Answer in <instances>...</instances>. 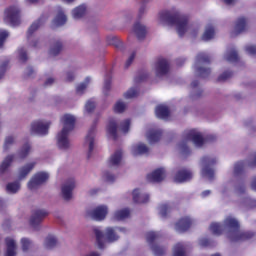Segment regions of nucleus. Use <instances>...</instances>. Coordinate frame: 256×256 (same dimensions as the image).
<instances>
[{"label": "nucleus", "instance_id": "nucleus-1", "mask_svg": "<svg viewBox=\"0 0 256 256\" xmlns=\"http://www.w3.org/2000/svg\"><path fill=\"white\" fill-rule=\"evenodd\" d=\"M158 21L162 25L175 27L178 33H187V31H198L199 24L191 22L188 15H183L179 9L172 7L170 9L161 10L158 13Z\"/></svg>", "mask_w": 256, "mask_h": 256}, {"label": "nucleus", "instance_id": "nucleus-2", "mask_svg": "<svg viewBox=\"0 0 256 256\" xmlns=\"http://www.w3.org/2000/svg\"><path fill=\"white\" fill-rule=\"evenodd\" d=\"M224 227L227 229V237L231 243H239L243 241H251L256 236V233L253 231H243L241 232V226L237 219L228 216L224 220Z\"/></svg>", "mask_w": 256, "mask_h": 256}, {"label": "nucleus", "instance_id": "nucleus-3", "mask_svg": "<svg viewBox=\"0 0 256 256\" xmlns=\"http://www.w3.org/2000/svg\"><path fill=\"white\" fill-rule=\"evenodd\" d=\"M63 129L57 135V145L59 149L67 150L70 147L69 144V132L75 129V118L69 114H65L62 117Z\"/></svg>", "mask_w": 256, "mask_h": 256}, {"label": "nucleus", "instance_id": "nucleus-4", "mask_svg": "<svg viewBox=\"0 0 256 256\" xmlns=\"http://www.w3.org/2000/svg\"><path fill=\"white\" fill-rule=\"evenodd\" d=\"M4 21L12 27H17L21 25V10L19 6H10L4 11Z\"/></svg>", "mask_w": 256, "mask_h": 256}, {"label": "nucleus", "instance_id": "nucleus-5", "mask_svg": "<svg viewBox=\"0 0 256 256\" xmlns=\"http://www.w3.org/2000/svg\"><path fill=\"white\" fill-rule=\"evenodd\" d=\"M159 237L160 235L158 232H148L146 234V241L151 245V249L155 256L165 255V251H167V248L155 244L156 241H159Z\"/></svg>", "mask_w": 256, "mask_h": 256}, {"label": "nucleus", "instance_id": "nucleus-6", "mask_svg": "<svg viewBox=\"0 0 256 256\" xmlns=\"http://www.w3.org/2000/svg\"><path fill=\"white\" fill-rule=\"evenodd\" d=\"M48 180H49L48 173L38 172L28 182V189H30V191H33V189H37V187H39L40 185H43V183H47Z\"/></svg>", "mask_w": 256, "mask_h": 256}, {"label": "nucleus", "instance_id": "nucleus-7", "mask_svg": "<svg viewBox=\"0 0 256 256\" xmlns=\"http://www.w3.org/2000/svg\"><path fill=\"white\" fill-rule=\"evenodd\" d=\"M49 127H51V122L34 121L31 124V133L32 135H48Z\"/></svg>", "mask_w": 256, "mask_h": 256}, {"label": "nucleus", "instance_id": "nucleus-8", "mask_svg": "<svg viewBox=\"0 0 256 256\" xmlns=\"http://www.w3.org/2000/svg\"><path fill=\"white\" fill-rule=\"evenodd\" d=\"M47 215H49V212L43 209H36L32 211V216L30 218L31 227H33V229H37Z\"/></svg>", "mask_w": 256, "mask_h": 256}, {"label": "nucleus", "instance_id": "nucleus-9", "mask_svg": "<svg viewBox=\"0 0 256 256\" xmlns=\"http://www.w3.org/2000/svg\"><path fill=\"white\" fill-rule=\"evenodd\" d=\"M202 163H204V167L202 169V175L204 177H208V179L213 180V177H215V171L209 167V165H215L217 163V160L209 158L208 156H204L202 158Z\"/></svg>", "mask_w": 256, "mask_h": 256}, {"label": "nucleus", "instance_id": "nucleus-10", "mask_svg": "<svg viewBox=\"0 0 256 256\" xmlns=\"http://www.w3.org/2000/svg\"><path fill=\"white\" fill-rule=\"evenodd\" d=\"M191 179H193V172L186 168L179 169L174 176L175 183H187Z\"/></svg>", "mask_w": 256, "mask_h": 256}, {"label": "nucleus", "instance_id": "nucleus-11", "mask_svg": "<svg viewBox=\"0 0 256 256\" xmlns=\"http://www.w3.org/2000/svg\"><path fill=\"white\" fill-rule=\"evenodd\" d=\"M73 189H75V179L70 178L63 186H62V197L65 201H71L73 197Z\"/></svg>", "mask_w": 256, "mask_h": 256}, {"label": "nucleus", "instance_id": "nucleus-12", "mask_svg": "<svg viewBox=\"0 0 256 256\" xmlns=\"http://www.w3.org/2000/svg\"><path fill=\"white\" fill-rule=\"evenodd\" d=\"M186 139L192 141L196 147H203V145H205L203 135H201V133L197 132L196 130H189L186 133Z\"/></svg>", "mask_w": 256, "mask_h": 256}, {"label": "nucleus", "instance_id": "nucleus-13", "mask_svg": "<svg viewBox=\"0 0 256 256\" xmlns=\"http://www.w3.org/2000/svg\"><path fill=\"white\" fill-rule=\"evenodd\" d=\"M169 61L165 58H158L156 62V75L157 77H163V75H167L169 73Z\"/></svg>", "mask_w": 256, "mask_h": 256}, {"label": "nucleus", "instance_id": "nucleus-14", "mask_svg": "<svg viewBox=\"0 0 256 256\" xmlns=\"http://www.w3.org/2000/svg\"><path fill=\"white\" fill-rule=\"evenodd\" d=\"M109 209L105 205L97 206L91 213L92 219L95 221H103L107 217Z\"/></svg>", "mask_w": 256, "mask_h": 256}, {"label": "nucleus", "instance_id": "nucleus-15", "mask_svg": "<svg viewBox=\"0 0 256 256\" xmlns=\"http://www.w3.org/2000/svg\"><path fill=\"white\" fill-rule=\"evenodd\" d=\"M97 125V121L94 122V126L88 131V134L85 138V143L89 144L88 151V159H91V153H93V149H95V127Z\"/></svg>", "mask_w": 256, "mask_h": 256}, {"label": "nucleus", "instance_id": "nucleus-16", "mask_svg": "<svg viewBox=\"0 0 256 256\" xmlns=\"http://www.w3.org/2000/svg\"><path fill=\"white\" fill-rule=\"evenodd\" d=\"M165 179V168H158L147 175V181L150 183H161Z\"/></svg>", "mask_w": 256, "mask_h": 256}, {"label": "nucleus", "instance_id": "nucleus-17", "mask_svg": "<svg viewBox=\"0 0 256 256\" xmlns=\"http://www.w3.org/2000/svg\"><path fill=\"white\" fill-rule=\"evenodd\" d=\"M190 228H191V218L189 217L181 218L175 224V229L178 233H185V231H189Z\"/></svg>", "mask_w": 256, "mask_h": 256}, {"label": "nucleus", "instance_id": "nucleus-18", "mask_svg": "<svg viewBox=\"0 0 256 256\" xmlns=\"http://www.w3.org/2000/svg\"><path fill=\"white\" fill-rule=\"evenodd\" d=\"M161 137H163V130H149L147 133V139L150 143V145H153V143H159L161 141Z\"/></svg>", "mask_w": 256, "mask_h": 256}, {"label": "nucleus", "instance_id": "nucleus-19", "mask_svg": "<svg viewBox=\"0 0 256 256\" xmlns=\"http://www.w3.org/2000/svg\"><path fill=\"white\" fill-rule=\"evenodd\" d=\"M61 51H63V42L60 40H53L49 50L51 57H57Z\"/></svg>", "mask_w": 256, "mask_h": 256}, {"label": "nucleus", "instance_id": "nucleus-20", "mask_svg": "<svg viewBox=\"0 0 256 256\" xmlns=\"http://www.w3.org/2000/svg\"><path fill=\"white\" fill-rule=\"evenodd\" d=\"M107 133L111 135L114 141H117V121L114 118H110L107 125Z\"/></svg>", "mask_w": 256, "mask_h": 256}, {"label": "nucleus", "instance_id": "nucleus-21", "mask_svg": "<svg viewBox=\"0 0 256 256\" xmlns=\"http://www.w3.org/2000/svg\"><path fill=\"white\" fill-rule=\"evenodd\" d=\"M132 195L134 203H149V195L141 194L139 189H134Z\"/></svg>", "mask_w": 256, "mask_h": 256}, {"label": "nucleus", "instance_id": "nucleus-22", "mask_svg": "<svg viewBox=\"0 0 256 256\" xmlns=\"http://www.w3.org/2000/svg\"><path fill=\"white\" fill-rule=\"evenodd\" d=\"M6 255L5 256H16L17 252V244L15 243V240L13 238H6Z\"/></svg>", "mask_w": 256, "mask_h": 256}, {"label": "nucleus", "instance_id": "nucleus-23", "mask_svg": "<svg viewBox=\"0 0 256 256\" xmlns=\"http://www.w3.org/2000/svg\"><path fill=\"white\" fill-rule=\"evenodd\" d=\"M122 159H123V150H116L108 160V165L117 166L121 163Z\"/></svg>", "mask_w": 256, "mask_h": 256}, {"label": "nucleus", "instance_id": "nucleus-24", "mask_svg": "<svg viewBox=\"0 0 256 256\" xmlns=\"http://www.w3.org/2000/svg\"><path fill=\"white\" fill-rule=\"evenodd\" d=\"M67 23V16L63 11H59L54 20L52 21V27H61Z\"/></svg>", "mask_w": 256, "mask_h": 256}, {"label": "nucleus", "instance_id": "nucleus-25", "mask_svg": "<svg viewBox=\"0 0 256 256\" xmlns=\"http://www.w3.org/2000/svg\"><path fill=\"white\" fill-rule=\"evenodd\" d=\"M169 108L164 105H158L155 109V114L158 119H167L169 117Z\"/></svg>", "mask_w": 256, "mask_h": 256}, {"label": "nucleus", "instance_id": "nucleus-26", "mask_svg": "<svg viewBox=\"0 0 256 256\" xmlns=\"http://www.w3.org/2000/svg\"><path fill=\"white\" fill-rule=\"evenodd\" d=\"M96 243L100 249H105V234L99 228H94Z\"/></svg>", "mask_w": 256, "mask_h": 256}, {"label": "nucleus", "instance_id": "nucleus-27", "mask_svg": "<svg viewBox=\"0 0 256 256\" xmlns=\"http://www.w3.org/2000/svg\"><path fill=\"white\" fill-rule=\"evenodd\" d=\"M173 256H187V246L179 242L174 246Z\"/></svg>", "mask_w": 256, "mask_h": 256}, {"label": "nucleus", "instance_id": "nucleus-28", "mask_svg": "<svg viewBox=\"0 0 256 256\" xmlns=\"http://www.w3.org/2000/svg\"><path fill=\"white\" fill-rule=\"evenodd\" d=\"M85 13H87V6L80 5L72 10L73 19H81V17H85Z\"/></svg>", "mask_w": 256, "mask_h": 256}, {"label": "nucleus", "instance_id": "nucleus-29", "mask_svg": "<svg viewBox=\"0 0 256 256\" xmlns=\"http://www.w3.org/2000/svg\"><path fill=\"white\" fill-rule=\"evenodd\" d=\"M209 65L211 63V56L205 52H200L196 57V65Z\"/></svg>", "mask_w": 256, "mask_h": 256}, {"label": "nucleus", "instance_id": "nucleus-30", "mask_svg": "<svg viewBox=\"0 0 256 256\" xmlns=\"http://www.w3.org/2000/svg\"><path fill=\"white\" fill-rule=\"evenodd\" d=\"M225 57L226 61H229L230 63H237V61H239V53L237 50H235V48L227 50Z\"/></svg>", "mask_w": 256, "mask_h": 256}, {"label": "nucleus", "instance_id": "nucleus-31", "mask_svg": "<svg viewBox=\"0 0 256 256\" xmlns=\"http://www.w3.org/2000/svg\"><path fill=\"white\" fill-rule=\"evenodd\" d=\"M35 168V162L29 163L26 166H23L19 170V179H25L28 173H31Z\"/></svg>", "mask_w": 256, "mask_h": 256}, {"label": "nucleus", "instance_id": "nucleus-32", "mask_svg": "<svg viewBox=\"0 0 256 256\" xmlns=\"http://www.w3.org/2000/svg\"><path fill=\"white\" fill-rule=\"evenodd\" d=\"M132 31L133 33H147L149 32V28L141 21H136L132 26Z\"/></svg>", "mask_w": 256, "mask_h": 256}, {"label": "nucleus", "instance_id": "nucleus-33", "mask_svg": "<svg viewBox=\"0 0 256 256\" xmlns=\"http://www.w3.org/2000/svg\"><path fill=\"white\" fill-rule=\"evenodd\" d=\"M15 159L14 155H8L0 165V173H5L9 167H11V163H13Z\"/></svg>", "mask_w": 256, "mask_h": 256}, {"label": "nucleus", "instance_id": "nucleus-34", "mask_svg": "<svg viewBox=\"0 0 256 256\" xmlns=\"http://www.w3.org/2000/svg\"><path fill=\"white\" fill-rule=\"evenodd\" d=\"M129 215H131V212L127 208L118 210L114 213V221H123V219H127Z\"/></svg>", "mask_w": 256, "mask_h": 256}, {"label": "nucleus", "instance_id": "nucleus-35", "mask_svg": "<svg viewBox=\"0 0 256 256\" xmlns=\"http://www.w3.org/2000/svg\"><path fill=\"white\" fill-rule=\"evenodd\" d=\"M134 155H145V153H149V147L147 145L140 143L133 146Z\"/></svg>", "mask_w": 256, "mask_h": 256}, {"label": "nucleus", "instance_id": "nucleus-36", "mask_svg": "<svg viewBox=\"0 0 256 256\" xmlns=\"http://www.w3.org/2000/svg\"><path fill=\"white\" fill-rule=\"evenodd\" d=\"M210 231H212L213 235H223V231H224V226L220 223L217 222H213L210 225Z\"/></svg>", "mask_w": 256, "mask_h": 256}, {"label": "nucleus", "instance_id": "nucleus-37", "mask_svg": "<svg viewBox=\"0 0 256 256\" xmlns=\"http://www.w3.org/2000/svg\"><path fill=\"white\" fill-rule=\"evenodd\" d=\"M21 189V183L19 182H10L6 185V191L7 193L15 194L17 191Z\"/></svg>", "mask_w": 256, "mask_h": 256}, {"label": "nucleus", "instance_id": "nucleus-38", "mask_svg": "<svg viewBox=\"0 0 256 256\" xmlns=\"http://www.w3.org/2000/svg\"><path fill=\"white\" fill-rule=\"evenodd\" d=\"M234 27L238 32L245 31V28L247 27V19L245 17L238 18Z\"/></svg>", "mask_w": 256, "mask_h": 256}, {"label": "nucleus", "instance_id": "nucleus-39", "mask_svg": "<svg viewBox=\"0 0 256 256\" xmlns=\"http://www.w3.org/2000/svg\"><path fill=\"white\" fill-rule=\"evenodd\" d=\"M106 237H107V240L109 241V243H113V242L117 241V239H119V236H117V234H115V230L111 227H108L106 229Z\"/></svg>", "mask_w": 256, "mask_h": 256}, {"label": "nucleus", "instance_id": "nucleus-40", "mask_svg": "<svg viewBox=\"0 0 256 256\" xmlns=\"http://www.w3.org/2000/svg\"><path fill=\"white\" fill-rule=\"evenodd\" d=\"M196 71L202 79H207L211 75V68L197 67Z\"/></svg>", "mask_w": 256, "mask_h": 256}, {"label": "nucleus", "instance_id": "nucleus-41", "mask_svg": "<svg viewBox=\"0 0 256 256\" xmlns=\"http://www.w3.org/2000/svg\"><path fill=\"white\" fill-rule=\"evenodd\" d=\"M31 151V144L29 143H25L21 150L19 151V157L20 159H25V157H27V155H29Z\"/></svg>", "mask_w": 256, "mask_h": 256}, {"label": "nucleus", "instance_id": "nucleus-42", "mask_svg": "<svg viewBox=\"0 0 256 256\" xmlns=\"http://www.w3.org/2000/svg\"><path fill=\"white\" fill-rule=\"evenodd\" d=\"M57 245V238L55 236L49 235L45 240L46 249H53Z\"/></svg>", "mask_w": 256, "mask_h": 256}, {"label": "nucleus", "instance_id": "nucleus-43", "mask_svg": "<svg viewBox=\"0 0 256 256\" xmlns=\"http://www.w3.org/2000/svg\"><path fill=\"white\" fill-rule=\"evenodd\" d=\"M159 214L162 217V219H167V215L171 213V208L168 206V204H162L159 207Z\"/></svg>", "mask_w": 256, "mask_h": 256}, {"label": "nucleus", "instance_id": "nucleus-44", "mask_svg": "<svg viewBox=\"0 0 256 256\" xmlns=\"http://www.w3.org/2000/svg\"><path fill=\"white\" fill-rule=\"evenodd\" d=\"M90 82H91V78L90 77H86L85 82L80 83L76 87V92L79 93L80 95H83L85 89H87V85H89Z\"/></svg>", "mask_w": 256, "mask_h": 256}, {"label": "nucleus", "instance_id": "nucleus-45", "mask_svg": "<svg viewBox=\"0 0 256 256\" xmlns=\"http://www.w3.org/2000/svg\"><path fill=\"white\" fill-rule=\"evenodd\" d=\"M147 3H149V0H143L140 3V7L138 9V19H141V17H143V15H145V13H147V11H148Z\"/></svg>", "mask_w": 256, "mask_h": 256}, {"label": "nucleus", "instance_id": "nucleus-46", "mask_svg": "<svg viewBox=\"0 0 256 256\" xmlns=\"http://www.w3.org/2000/svg\"><path fill=\"white\" fill-rule=\"evenodd\" d=\"M41 25H43V19H38L34 21L28 29V33H35V31H39Z\"/></svg>", "mask_w": 256, "mask_h": 256}, {"label": "nucleus", "instance_id": "nucleus-47", "mask_svg": "<svg viewBox=\"0 0 256 256\" xmlns=\"http://www.w3.org/2000/svg\"><path fill=\"white\" fill-rule=\"evenodd\" d=\"M244 169H245V162L244 161L237 162L234 166V175L236 176L241 175Z\"/></svg>", "mask_w": 256, "mask_h": 256}, {"label": "nucleus", "instance_id": "nucleus-48", "mask_svg": "<svg viewBox=\"0 0 256 256\" xmlns=\"http://www.w3.org/2000/svg\"><path fill=\"white\" fill-rule=\"evenodd\" d=\"M121 131L124 134L129 133V129H131V119H126L120 123Z\"/></svg>", "mask_w": 256, "mask_h": 256}, {"label": "nucleus", "instance_id": "nucleus-49", "mask_svg": "<svg viewBox=\"0 0 256 256\" xmlns=\"http://www.w3.org/2000/svg\"><path fill=\"white\" fill-rule=\"evenodd\" d=\"M138 95L139 90H137V88H131L124 94V97L125 99H135V97H138Z\"/></svg>", "mask_w": 256, "mask_h": 256}, {"label": "nucleus", "instance_id": "nucleus-50", "mask_svg": "<svg viewBox=\"0 0 256 256\" xmlns=\"http://www.w3.org/2000/svg\"><path fill=\"white\" fill-rule=\"evenodd\" d=\"M125 109H127V106L121 100L114 105V113H123Z\"/></svg>", "mask_w": 256, "mask_h": 256}, {"label": "nucleus", "instance_id": "nucleus-51", "mask_svg": "<svg viewBox=\"0 0 256 256\" xmlns=\"http://www.w3.org/2000/svg\"><path fill=\"white\" fill-rule=\"evenodd\" d=\"M107 43H108V45H113L117 49H119V47L123 46V42H121V40H119V38H117V37L108 38Z\"/></svg>", "mask_w": 256, "mask_h": 256}, {"label": "nucleus", "instance_id": "nucleus-52", "mask_svg": "<svg viewBox=\"0 0 256 256\" xmlns=\"http://www.w3.org/2000/svg\"><path fill=\"white\" fill-rule=\"evenodd\" d=\"M123 27V25L119 24V20L111 21L108 26L110 31H119L120 29H123Z\"/></svg>", "mask_w": 256, "mask_h": 256}, {"label": "nucleus", "instance_id": "nucleus-53", "mask_svg": "<svg viewBox=\"0 0 256 256\" xmlns=\"http://www.w3.org/2000/svg\"><path fill=\"white\" fill-rule=\"evenodd\" d=\"M231 77H233V72L232 71H225L224 73H222L218 78H217V82L221 83L223 81H227V79H231Z\"/></svg>", "mask_w": 256, "mask_h": 256}, {"label": "nucleus", "instance_id": "nucleus-54", "mask_svg": "<svg viewBox=\"0 0 256 256\" xmlns=\"http://www.w3.org/2000/svg\"><path fill=\"white\" fill-rule=\"evenodd\" d=\"M13 143H15V138H13V136H8L5 139L4 142V151H9L11 145H13Z\"/></svg>", "mask_w": 256, "mask_h": 256}, {"label": "nucleus", "instance_id": "nucleus-55", "mask_svg": "<svg viewBox=\"0 0 256 256\" xmlns=\"http://www.w3.org/2000/svg\"><path fill=\"white\" fill-rule=\"evenodd\" d=\"M18 53L20 61H22V63H26V61L29 59V57H27V51L24 48H19Z\"/></svg>", "mask_w": 256, "mask_h": 256}, {"label": "nucleus", "instance_id": "nucleus-56", "mask_svg": "<svg viewBox=\"0 0 256 256\" xmlns=\"http://www.w3.org/2000/svg\"><path fill=\"white\" fill-rule=\"evenodd\" d=\"M95 107L97 106L93 100H89L85 105V109L88 113H93L95 111Z\"/></svg>", "mask_w": 256, "mask_h": 256}, {"label": "nucleus", "instance_id": "nucleus-57", "mask_svg": "<svg viewBox=\"0 0 256 256\" xmlns=\"http://www.w3.org/2000/svg\"><path fill=\"white\" fill-rule=\"evenodd\" d=\"M179 147L183 155H189V153H191V149H189V146H187V142L180 143Z\"/></svg>", "mask_w": 256, "mask_h": 256}, {"label": "nucleus", "instance_id": "nucleus-58", "mask_svg": "<svg viewBox=\"0 0 256 256\" xmlns=\"http://www.w3.org/2000/svg\"><path fill=\"white\" fill-rule=\"evenodd\" d=\"M22 250L23 251H29V248L31 247V241L28 238H22Z\"/></svg>", "mask_w": 256, "mask_h": 256}, {"label": "nucleus", "instance_id": "nucleus-59", "mask_svg": "<svg viewBox=\"0 0 256 256\" xmlns=\"http://www.w3.org/2000/svg\"><path fill=\"white\" fill-rule=\"evenodd\" d=\"M148 77H149V74L142 73L139 76H136L134 81H135V83H142V81H147Z\"/></svg>", "mask_w": 256, "mask_h": 256}, {"label": "nucleus", "instance_id": "nucleus-60", "mask_svg": "<svg viewBox=\"0 0 256 256\" xmlns=\"http://www.w3.org/2000/svg\"><path fill=\"white\" fill-rule=\"evenodd\" d=\"M9 66V61L4 62L1 66H0V79H3L4 75H5V71H7V67Z\"/></svg>", "mask_w": 256, "mask_h": 256}, {"label": "nucleus", "instance_id": "nucleus-61", "mask_svg": "<svg viewBox=\"0 0 256 256\" xmlns=\"http://www.w3.org/2000/svg\"><path fill=\"white\" fill-rule=\"evenodd\" d=\"M136 55H137V53L132 52V54L130 55V57L126 61V64H125L126 69H129V67H131V64L133 63V61H135V56Z\"/></svg>", "mask_w": 256, "mask_h": 256}, {"label": "nucleus", "instance_id": "nucleus-62", "mask_svg": "<svg viewBox=\"0 0 256 256\" xmlns=\"http://www.w3.org/2000/svg\"><path fill=\"white\" fill-rule=\"evenodd\" d=\"M246 53L248 55H256V46L255 45H248L245 47Z\"/></svg>", "mask_w": 256, "mask_h": 256}, {"label": "nucleus", "instance_id": "nucleus-63", "mask_svg": "<svg viewBox=\"0 0 256 256\" xmlns=\"http://www.w3.org/2000/svg\"><path fill=\"white\" fill-rule=\"evenodd\" d=\"M111 91V78H108L104 82V93L107 95Z\"/></svg>", "mask_w": 256, "mask_h": 256}, {"label": "nucleus", "instance_id": "nucleus-64", "mask_svg": "<svg viewBox=\"0 0 256 256\" xmlns=\"http://www.w3.org/2000/svg\"><path fill=\"white\" fill-rule=\"evenodd\" d=\"M211 39H215V33H204L202 35L203 41H211Z\"/></svg>", "mask_w": 256, "mask_h": 256}]
</instances>
